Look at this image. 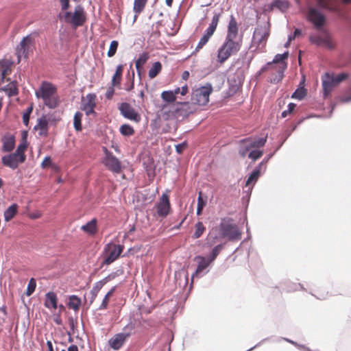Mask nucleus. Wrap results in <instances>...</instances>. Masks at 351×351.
Instances as JSON below:
<instances>
[{
	"mask_svg": "<svg viewBox=\"0 0 351 351\" xmlns=\"http://www.w3.org/2000/svg\"><path fill=\"white\" fill-rule=\"evenodd\" d=\"M326 38H322L320 36L311 37V41L317 44V45H322L324 43Z\"/></svg>",
	"mask_w": 351,
	"mask_h": 351,
	"instance_id": "obj_49",
	"label": "nucleus"
},
{
	"mask_svg": "<svg viewBox=\"0 0 351 351\" xmlns=\"http://www.w3.org/2000/svg\"><path fill=\"white\" fill-rule=\"evenodd\" d=\"M2 164L12 169L18 168L19 164L23 163L25 161L21 160L19 156L15 152L3 156L1 158Z\"/></svg>",
	"mask_w": 351,
	"mask_h": 351,
	"instance_id": "obj_17",
	"label": "nucleus"
},
{
	"mask_svg": "<svg viewBox=\"0 0 351 351\" xmlns=\"http://www.w3.org/2000/svg\"><path fill=\"white\" fill-rule=\"evenodd\" d=\"M296 105L293 103H290L288 105V110H285L282 112V117H286L288 114H290L295 109Z\"/></svg>",
	"mask_w": 351,
	"mask_h": 351,
	"instance_id": "obj_47",
	"label": "nucleus"
},
{
	"mask_svg": "<svg viewBox=\"0 0 351 351\" xmlns=\"http://www.w3.org/2000/svg\"><path fill=\"white\" fill-rule=\"evenodd\" d=\"M269 36V27L266 25L257 27L254 32L250 49L256 53L265 51L267 40Z\"/></svg>",
	"mask_w": 351,
	"mask_h": 351,
	"instance_id": "obj_5",
	"label": "nucleus"
},
{
	"mask_svg": "<svg viewBox=\"0 0 351 351\" xmlns=\"http://www.w3.org/2000/svg\"><path fill=\"white\" fill-rule=\"evenodd\" d=\"M119 46V43L117 40H112L110 45V47L108 51V56L112 57L115 55L117 48Z\"/></svg>",
	"mask_w": 351,
	"mask_h": 351,
	"instance_id": "obj_43",
	"label": "nucleus"
},
{
	"mask_svg": "<svg viewBox=\"0 0 351 351\" xmlns=\"http://www.w3.org/2000/svg\"><path fill=\"white\" fill-rule=\"evenodd\" d=\"M33 44L34 38L31 35H28L23 38V40L20 42L19 45L16 47V55L19 59V62L22 57L24 58H28L30 47L33 45Z\"/></svg>",
	"mask_w": 351,
	"mask_h": 351,
	"instance_id": "obj_13",
	"label": "nucleus"
},
{
	"mask_svg": "<svg viewBox=\"0 0 351 351\" xmlns=\"http://www.w3.org/2000/svg\"><path fill=\"white\" fill-rule=\"evenodd\" d=\"M215 231L218 232V235L214 237L216 240L227 238L229 241H234L241 239V231L234 223V220L230 217L222 218L219 226L215 229H213L210 234V237Z\"/></svg>",
	"mask_w": 351,
	"mask_h": 351,
	"instance_id": "obj_2",
	"label": "nucleus"
},
{
	"mask_svg": "<svg viewBox=\"0 0 351 351\" xmlns=\"http://www.w3.org/2000/svg\"><path fill=\"white\" fill-rule=\"evenodd\" d=\"M18 208L16 204H13L5 210L4 219L5 221H9L14 217L17 213Z\"/></svg>",
	"mask_w": 351,
	"mask_h": 351,
	"instance_id": "obj_30",
	"label": "nucleus"
},
{
	"mask_svg": "<svg viewBox=\"0 0 351 351\" xmlns=\"http://www.w3.org/2000/svg\"><path fill=\"white\" fill-rule=\"evenodd\" d=\"M323 45H325L329 49H333L334 48V44L330 40L329 38H326V40H324V43H323Z\"/></svg>",
	"mask_w": 351,
	"mask_h": 351,
	"instance_id": "obj_55",
	"label": "nucleus"
},
{
	"mask_svg": "<svg viewBox=\"0 0 351 351\" xmlns=\"http://www.w3.org/2000/svg\"><path fill=\"white\" fill-rule=\"evenodd\" d=\"M11 68L7 64H0V77L2 80L5 79L6 76L11 73Z\"/></svg>",
	"mask_w": 351,
	"mask_h": 351,
	"instance_id": "obj_40",
	"label": "nucleus"
},
{
	"mask_svg": "<svg viewBox=\"0 0 351 351\" xmlns=\"http://www.w3.org/2000/svg\"><path fill=\"white\" fill-rule=\"evenodd\" d=\"M238 23L233 15L230 16L224 42L217 51V62L223 64L231 56L237 53L242 46V40H237Z\"/></svg>",
	"mask_w": 351,
	"mask_h": 351,
	"instance_id": "obj_1",
	"label": "nucleus"
},
{
	"mask_svg": "<svg viewBox=\"0 0 351 351\" xmlns=\"http://www.w3.org/2000/svg\"><path fill=\"white\" fill-rule=\"evenodd\" d=\"M124 247L121 245H117L110 243L105 246L104 252L106 255L103 261L104 265H110L115 261L123 251Z\"/></svg>",
	"mask_w": 351,
	"mask_h": 351,
	"instance_id": "obj_9",
	"label": "nucleus"
},
{
	"mask_svg": "<svg viewBox=\"0 0 351 351\" xmlns=\"http://www.w3.org/2000/svg\"><path fill=\"white\" fill-rule=\"evenodd\" d=\"M287 69V63L284 62L282 66L276 69V73H274L270 77L269 82L272 84L280 82L284 77V71Z\"/></svg>",
	"mask_w": 351,
	"mask_h": 351,
	"instance_id": "obj_28",
	"label": "nucleus"
},
{
	"mask_svg": "<svg viewBox=\"0 0 351 351\" xmlns=\"http://www.w3.org/2000/svg\"><path fill=\"white\" fill-rule=\"evenodd\" d=\"M176 112L178 116L186 117L193 113L195 109L193 106L194 104L189 102H179L176 104Z\"/></svg>",
	"mask_w": 351,
	"mask_h": 351,
	"instance_id": "obj_19",
	"label": "nucleus"
},
{
	"mask_svg": "<svg viewBox=\"0 0 351 351\" xmlns=\"http://www.w3.org/2000/svg\"><path fill=\"white\" fill-rule=\"evenodd\" d=\"M189 77V72L188 71H184L182 74V78L184 80H187Z\"/></svg>",
	"mask_w": 351,
	"mask_h": 351,
	"instance_id": "obj_62",
	"label": "nucleus"
},
{
	"mask_svg": "<svg viewBox=\"0 0 351 351\" xmlns=\"http://www.w3.org/2000/svg\"><path fill=\"white\" fill-rule=\"evenodd\" d=\"M44 305L49 309L58 308V297L56 293L53 291L47 293L45 297Z\"/></svg>",
	"mask_w": 351,
	"mask_h": 351,
	"instance_id": "obj_22",
	"label": "nucleus"
},
{
	"mask_svg": "<svg viewBox=\"0 0 351 351\" xmlns=\"http://www.w3.org/2000/svg\"><path fill=\"white\" fill-rule=\"evenodd\" d=\"M202 191L199 192V196L197 199V215H200L202 213V210L206 205V202L203 200L202 197Z\"/></svg>",
	"mask_w": 351,
	"mask_h": 351,
	"instance_id": "obj_42",
	"label": "nucleus"
},
{
	"mask_svg": "<svg viewBox=\"0 0 351 351\" xmlns=\"http://www.w3.org/2000/svg\"><path fill=\"white\" fill-rule=\"evenodd\" d=\"M81 230L88 234V235L93 236L97 231V220L96 218L92 219L90 221L81 227Z\"/></svg>",
	"mask_w": 351,
	"mask_h": 351,
	"instance_id": "obj_23",
	"label": "nucleus"
},
{
	"mask_svg": "<svg viewBox=\"0 0 351 351\" xmlns=\"http://www.w3.org/2000/svg\"><path fill=\"white\" fill-rule=\"evenodd\" d=\"M27 145H28L26 141V136L25 135L23 138L22 141L18 145L16 151L14 152L16 154V155L19 156V158L22 161H25L26 160L25 151L27 148Z\"/></svg>",
	"mask_w": 351,
	"mask_h": 351,
	"instance_id": "obj_27",
	"label": "nucleus"
},
{
	"mask_svg": "<svg viewBox=\"0 0 351 351\" xmlns=\"http://www.w3.org/2000/svg\"><path fill=\"white\" fill-rule=\"evenodd\" d=\"M162 99L168 102H174L176 100V97L173 95L171 90L169 91H163L161 94Z\"/></svg>",
	"mask_w": 351,
	"mask_h": 351,
	"instance_id": "obj_39",
	"label": "nucleus"
},
{
	"mask_svg": "<svg viewBox=\"0 0 351 351\" xmlns=\"http://www.w3.org/2000/svg\"><path fill=\"white\" fill-rule=\"evenodd\" d=\"M267 141V137L254 139L252 137L246 138L240 141L239 154L244 158L248 154V158L256 160L260 158L263 154V151L256 149L263 147Z\"/></svg>",
	"mask_w": 351,
	"mask_h": 351,
	"instance_id": "obj_3",
	"label": "nucleus"
},
{
	"mask_svg": "<svg viewBox=\"0 0 351 351\" xmlns=\"http://www.w3.org/2000/svg\"><path fill=\"white\" fill-rule=\"evenodd\" d=\"M116 290V287H113L104 296L101 304H100L99 307V310H104L106 309L108 306V303L110 301V297L112 295L114 292Z\"/></svg>",
	"mask_w": 351,
	"mask_h": 351,
	"instance_id": "obj_34",
	"label": "nucleus"
},
{
	"mask_svg": "<svg viewBox=\"0 0 351 351\" xmlns=\"http://www.w3.org/2000/svg\"><path fill=\"white\" fill-rule=\"evenodd\" d=\"M2 147L1 151L3 152L10 153L15 147V137L10 133H6L1 138Z\"/></svg>",
	"mask_w": 351,
	"mask_h": 351,
	"instance_id": "obj_18",
	"label": "nucleus"
},
{
	"mask_svg": "<svg viewBox=\"0 0 351 351\" xmlns=\"http://www.w3.org/2000/svg\"><path fill=\"white\" fill-rule=\"evenodd\" d=\"M96 95L89 93L86 96V101L83 104L82 110L85 111L87 115L95 113L96 106Z\"/></svg>",
	"mask_w": 351,
	"mask_h": 351,
	"instance_id": "obj_20",
	"label": "nucleus"
},
{
	"mask_svg": "<svg viewBox=\"0 0 351 351\" xmlns=\"http://www.w3.org/2000/svg\"><path fill=\"white\" fill-rule=\"evenodd\" d=\"M47 120H49V123L56 124L58 121L60 120V118H56L55 117L51 116L47 118Z\"/></svg>",
	"mask_w": 351,
	"mask_h": 351,
	"instance_id": "obj_59",
	"label": "nucleus"
},
{
	"mask_svg": "<svg viewBox=\"0 0 351 351\" xmlns=\"http://www.w3.org/2000/svg\"><path fill=\"white\" fill-rule=\"evenodd\" d=\"M105 285V282H103L102 280L97 282L93 288H95V289H97L99 292V291L102 289V287Z\"/></svg>",
	"mask_w": 351,
	"mask_h": 351,
	"instance_id": "obj_53",
	"label": "nucleus"
},
{
	"mask_svg": "<svg viewBox=\"0 0 351 351\" xmlns=\"http://www.w3.org/2000/svg\"><path fill=\"white\" fill-rule=\"evenodd\" d=\"M36 287V282L34 278H32L28 283L27 288L26 290V295L30 296L35 291Z\"/></svg>",
	"mask_w": 351,
	"mask_h": 351,
	"instance_id": "obj_41",
	"label": "nucleus"
},
{
	"mask_svg": "<svg viewBox=\"0 0 351 351\" xmlns=\"http://www.w3.org/2000/svg\"><path fill=\"white\" fill-rule=\"evenodd\" d=\"M221 16L220 13H215L214 16H213L212 21L210 24L209 25L208 27L206 29L204 32L203 36L200 38L195 50L199 51L201 49L206 43L208 42L211 36L215 33L217 27L218 25L219 19Z\"/></svg>",
	"mask_w": 351,
	"mask_h": 351,
	"instance_id": "obj_10",
	"label": "nucleus"
},
{
	"mask_svg": "<svg viewBox=\"0 0 351 351\" xmlns=\"http://www.w3.org/2000/svg\"><path fill=\"white\" fill-rule=\"evenodd\" d=\"M123 71V66L119 64L117 66L116 71L112 78V86H119L121 84L122 74Z\"/></svg>",
	"mask_w": 351,
	"mask_h": 351,
	"instance_id": "obj_29",
	"label": "nucleus"
},
{
	"mask_svg": "<svg viewBox=\"0 0 351 351\" xmlns=\"http://www.w3.org/2000/svg\"><path fill=\"white\" fill-rule=\"evenodd\" d=\"M116 276L115 274H110L104 278L102 279L103 282H105V285L107 284L108 282L113 280Z\"/></svg>",
	"mask_w": 351,
	"mask_h": 351,
	"instance_id": "obj_56",
	"label": "nucleus"
},
{
	"mask_svg": "<svg viewBox=\"0 0 351 351\" xmlns=\"http://www.w3.org/2000/svg\"><path fill=\"white\" fill-rule=\"evenodd\" d=\"M64 19L66 23L71 24L74 27L82 26L86 21L84 8L81 5H77L73 13L66 12Z\"/></svg>",
	"mask_w": 351,
	"mask_h": 351,
	"instance_id": "obj_8",
	"label": "nucleus"
},
{
	"mask_svg": "<svg viewBox=\"0 0 351 351\" xmlns=\"http://www.w3.org/2000/svg\"><path fill=\"white\" fill-rule=\"evenodd\" d=\"M196 259L198 261V264L195 273L192 276L193 278L195 276H198V275L201 274L205 269H206L211 263L208 258L207 259L201 256H197Z\"/></svg>",
	"mask_w": 351,
	"mask_h": 351,
	"instance_id": "obj_24",
	"label": "nucleus"
},
{
	"mask_svg": "<svg viewBox=\"0 0 351 351\" xmlns=\"http://www.w3.org/2000/svg\"><path fill=\"white\" fill-rule=\"evenodd\" d=\"M0 90L4 91L8 97L16 96L19 94L17 82L16 81L10 82L5 86L1 88Z\"/></svg>",
	"mask_w": 351,
	"mask_h": 351,
	"instance_id": "obj_25",
	"label": "nucleus"
},
{
	"mask_svg": "<svg viewBox=\"0 0 351 351\" xmlns=\"http://www.w3.org/2000/svg\"><path fill=\"white\" fill-rule=\"evenodd\" d=\"M47 346L48 347L49 351H54L53 348V345H52V343H51V341H47Z\"/></svg>",
	"mask_w": 351,
	"mask_h": 351,
	"instance_id": "obj_64",
	"label": "nucleus"
},
{
	"mask_svg": "<svg viewBox=\"0 0 351 351\" xmlns=\"http://www.w3.org/2000/svg\"><path fill=\"white\" fill-rule=\"evenodd\" d=\"M147 1V0H134V11L136 13L140 14L144 10Z\"/></svg>",
	"mask_w": 351,
	"mask_h": 351,
	"instance_id": "obj_38",
	"label": "nucleus"
},
{
	"mask_svg": "<svg viewBox=\"0 0 351 351\" xmlns=\"http://www.w3.org/2000/svg\"><path fill=\"white\" fill-rule=\"evenodd\" d=\"M300 34H301V31L300 29H295L294 32H293V35H290L288 38H289V41H292L296 37L299 36Z\"/></svg>",
	"mask_w": 351,
	"mask_h": 351,
	"instance_id": "obj_54",
	"label": "nucleus"
},
{
	"mask_svg": "<svg viewBox=\"0 0 351 351\" xmlns=\"http://www.w3.org/2000/svg\"><path fill=\"white\" fill-rule=\"evenodd\" d=\"M348 77L347 73H341L336 76L326 73L322 80V86L324 89V95L326 97L332 91L333 87L339 84Z\"/></svg>",
	"mask_w": 351,
	"mask_h": 351,
	"instance_id": "obj_7",
	"label": "nucleus"
},
{
	"mask_svg": "<svg viewBox=\"0 0 351 351\" xmlns=\"http://www.w3.org/2000/svg\"><path fill=\"white\" fill-rule=\"evenodd\" d=\"M306 95V90L304 88H298L292 95L291 97L294 99H302Z\"/></svg>",
	"mask_w": 351,
	"mask_h": 351,
	"instance_id": "obj_44",
	"label": "nucleus"
},
{
	"mask_svg": "<svg viewBox=\"0 0 351 351\" xmlns=\"http://www.w3.org/2000/svg\"><path fill=\"white\" fill-rule=\"evenodd\" d=\"M51 165V159L50 156H46L41 163V167L45 169L49 167Z\"/></svg>",
	"mask_w": 351,
	"mask_h": 351,
	"instance_id": "obj_50",
	"label": "nucleus"
},
{
	"mask_svg": "<svg viewBox=\"0 0 351 351\" xmlns=\"http://www.w3.org/2000/svg\"><path fill=\"white\" fill-rule=\"evenodd\" d=\"M331 0H317V5L320 8L325 9H332L330 6V1Z\"/></svg>",
	"mask_w": 351,
	"mask_h": 351,
	"instance_id": "obj_48",
	"label": "nucleus"
},
{
	"mask_svg": "<svg viewBox=\"0 0 351 351\" xmlns=\"http://www.w3.org/2000/svg\"><path fill=\"white\" fill-rule=\"evenodd\" d=\"M187 147L186 143H182L176 145V150L178 154H180Z\"/></svg>",
	"mask_w": 351,
	"mask_h": 351,
	"instance_id": "obj_51",
	"label": "nucleus"
},
{
	"mask_svg": "<svg viewBox=\"0 0 351 351\" xmlns=\"http://www.w3.org/2000/svg\"><path fill=\"white\" fill-rule=\"evenodd\" d=\"M149 58V54L147 53H143L140 55L138 58L135 62L136 69L138 71V75H141V71L143 65L147 61Z\"/></svg>",
	"mask_w": 351,
	"mask_h": 351,
	"instance_id": "obj_31",
	"label": "nucleus"
},
{
	"mask_svg": "<svg viewBox=\"0 0 351 351\" xmlns=\"http://www.w3.org/2000/svg\"><path fill=\"white\" fill-rule=\"evenodd\" d=\"M289 56V52L287 51L282 54H277L275 56L274 60L272 62H271L272 64H277L284 62L285 60H286Z\"/></svg>",
	"mask_w": 351,
	"mask_h": 351,
	"instance_id": "obj_45",
	"label": "nucleus"
},
{
	"mask_svg": "<svg viewBox=\"0 0 351 351\" xmlns=\"http://www.w3.org/2000/svg\"><path fill=\"white\" fill-rule=\"evenodd\" d=\"M49 120L45 115L42 116L38 119L37 124L34 126V130L38 131L40 136H47L49 131Z\"/></svg>",
	"mask_w": 351,
	"mask_h": 351,
	"instance_id": "obj_21",
	"label": "nucleus"
},
{
	"mask_svg": "<svg viewBox=\"0 0 351 351\" xmlns=\"http://www.w3.org/2000/svg\"><path fill=\"white\" fill-rule=\"evenodd\" d=\"M81 305V300L76 295H71L68 306L70 308L77 311L80 309Z\"/></svg>",
	"mask_w": 351,
	"mask_h": 351,
	"instance_id": "obj_33",
	"label": "nucleus"
},
{
	"mask_svg": "<svg viewBox=\"0 0 351 351\" xmlns=\"http://www.w3.org/2000/svg\"><path fill=\"white\" fill-rule=\"evenodd\" d=\"M114 93V88L113 86L112 87H109L108 89H107V91L106 93V97L108 99H110L113 95Z\"/></svg>",
	"mask_w": 351,
	"mask_h": 351,
	"instance_id": "obj_52",
	"label": "nucleus"
},
{
	"mask_svg": "<svg viewBox=\"0 0 351 351\" xmlns=\"http://www.w3.org/2000/svg\"><path fill=\"white\" fill-rule=\"evenodd\" d=\"M222 248H223V246L221 245H217V246H215L213 249L210 256L208 259L211 262L213 261L217 258V256L219 255V254L220 253Z\"/></svg>",
	"mask_w": 351,
	"mask_h": 351,
	"instance_id": "obj_46",
	"label": "nucleus"
},
{
	"mask_svg": "<svg viewBox=\"0 0 351 351\" xmlns=\"http://www.w3.org/2000/svg\"><path fill=\"white\" fill-rule=\"evenodd\" d=\"M169 192L167 191L162 193L156 205L158 216L162 218L166 217L170 214L171 210Z\"/></svg>",
	"mask_w": 351,
	"mask_h": 351,
	"instance_id": "obj_11",
	"label": "nucleus"
},
{
	"mask_svg": "<svg viewBox=\"0 0 351 351\" xmlns=\"http://www.w3.org/2000/svg\"><path fill=\"white\" fill-rule=\"evenodd\" d=\"M29 116L30 115H29L27 114H25V113H23V122L24 125H25L26 126H27V125L29 123Z\"/></svg>",
	"mask_w": 351,
	"mask_h": 351,
	"instance_id": "obj_58",
	"label": "nucleus"
},
{
	"mask_svg": "<svg viewBox=\"0 0 351 351\" xmlns=\"http://www.w3.org/2000/svg\"><path fill=\"white\" fill-rule=\"evenodd\" d=\"M130 336V332H120L114 335L108 341L109 346L114 350H119Z\"/></svg>",
	"mask_w": 351,
	"mask_h": 351,
	"instance_id": "obj_16",
	"label": "nucleus"
},
{
	"mask_svg": "<svg viewBox=\"0 0 351 351\" xmlns=\"http://www.w3.org/2000/svg\"><path fill=\"white\" fill-rule=\"evenodd\" d=\"M121 114L125 119L138 123L141 121V115L134 110V108L128 103L123 102L119 107Z\"/></svg>",
	"mask_w": 351,
	"mask_h": 351,
	"instance_id": "obj_12",
	"label": "nucleus"
},
{
	"mask_svg": "<svg viewBox=\"0 0 351 351\" xmlns=\"http://www.w3.org/2000/svg\"><path fill=\"white\" fill-rule=\"evenodd\" d=\"M195 232L192 237L195 239L199 238L206 230V227L202 221H198L195 225Z\"/></svg>",
	"mask_w": 351,
	"mask_h": 351,
	"instance_id": "obj_35",
	"label": "nucleus"
},
{
	"mask_svg": "<svg viewBox=\"0 0 351 351\" xmlns=\"http://www.w3.org/2000/svg\"><path fill=\"white\" fill-rule=\"evenodd\" d=\"M98 293H99V291L93 287V289L90 291V294L92 295L91 300H90L91 303L95 300L96 297L97 296Z\"/></svg>",
	"mask_w": 351,
	"mask_h": 351,
	"instance_id": "obj_57",
	"label": "nucleus"
},
{
	"mask_svg": "<svg viewBox=\"0 0 351 351\" xmlns=\"http://www.w3.org/2000/svg\"><path fill=\"white\" fill-rule=\"evenodd\" d=\"M103 163L108 169L113 173H119L121 171V165L119 159L107 150Z\"/></svg>",
	"mask_w": 351,
	"mask_h": 351,
	"instance_id": "obj_14",
	"label": "nucleus"
},
{
	"mask_svg": "<svg viewBox=\"0 0 351 351\" xmlns=\"http://www.w3.org/2000/svg\"><path fill=\"white\" fill-rule=\"evenodd\" d=\"M119 132L123 136H132L135 131L134 128L129 124H123L119 128Z\"/></svg>",
	"mask_w": 351,
	"mask_h": 351,
	"instance_id": "obj_36",
	"label": "nucleus"
},
{
	"mask_svg": "<svg viewBox=\"0 0 351 351\" xmlns=\"http://www.w3.org/2000/svg\"><path fill=\"white\" fill-rule=\"evenodd\" d=\"M189 92V88H188V86L187 85H184L183 86L181 89H180V94L182 95H185L188 93Z\"/></svg>",
	"mask_w": 351,
	"mask_h": 351,
	"instance_id": "obj_60",
	"label": "nucleus"
},
{
	"mask_svg": "<svg viewBox=\"0 0 351 351\" xmlns=\"http://www.w3.org/2000/svg\"><path fill=\"white\" fill-rule=\"evenodd\" d=\"M62 351H79L78 348L75 345L70 346L66 350H62Z\"/></svg>",
	"mask_w": 351,
	"mask_h": 351,
	"instance_id": "obj_61",
	"label": "nucleus"
},
{
	"mask_svg": "<svg viewBox=\"0 0 351 351\" xmlns=\"http://www.w3.org/2000/svg\"><path fill=\"white\" fill-rule=\"evenodd\" d=\"M271 64H272L271 62H268L267 64V65H265L261 68L260 73H264L265 71H266L269 69V66L271 65Z\"/></svg>",
	"mask_w": 351,
	"mask_h": 351,
	"instance_id": "obj_63",
	"label": "nucleus"
},
{
	"mask_svg": "<svg viewBox=\"0 0 351 351\" xmlns=\"http://www.w3.org/2000/svg\"><path fill=\"white\" fill-rule=\"evenodd\" d=\"M307 19L311 22L317 29L321 28L325 23V16L316 8H309Z\"/></svg>",
	"mask_w": 351,
	"mask_h": 351,
	"instance_id": "obj_15",
	"label": "nucleus"
},
{
	"mask_svg": "<svg viewBox=\"0 0 351 351\" xmlns=\"http://www.w3.org/2000/svg\"><path fill=\"white\" fill-rule=\"evenodd\" d=\"M83 114L80 112H77L73 118V125L74 128L76 131H81L82 130V119Z\"/></svg>",
	"mask_w": 351,
	"mask_h": 351,
	"instance_id": "obj_37",
	"label": "nucleus"
},
{
	"mask_svg": "<svg viewBox=\"0 0 351 351\" xmlns=\"http://www.w3.org/2000/svg\"><path fill=\"white\" fill-rule=\"evenodd\" d=\"M162 70V64L160 62H155L148 72L149 78L156 77Z\"/></svg>",
	"mask_w": 351,
	"mask_h": 351,
	"instance_id": "obj_32",
	"label": "nucleus"
},
{
	"mask_svg": "<svg viewBox=\"0 0 351 351\" xmlns=\"http://www.w3.org/2000/svg\"><path fill=\"white\" fill-rule=\"evenodd\" d=\"M38 99H42L44 104L49 108L53 109L59 105V97L56 87L48 82H43L39 88L36 91Z\"/></svg>",
	"mask_w": 351,
	"mask_h": 351,
	"instance_id": "obj_4",
	"label": "nucleus"
},
{
	"mask_svg": "<svg viewBox=\"0 0 351 351\" xmlns=\"http://www.w3.org/2000/svg\"><path fill=\"white\" fill-rule=\"evenodd\" d=\"M263 165V162H261L258 165V167H256L252 172V173L250 175V176L248 177L247 181H246V183H245V186H250L251 185H254L256 181L258 180V177L261 174V167L262 165Z\"/></svg>",
	"mask_w": 351,
	"mask_h": 351,
	"instance_id": "obj_26",
	"label": "nucleus"
},
{
	"mask_svg": "<svg viewBox=\"0 0 351 351\" xmlns=\"http://www.w3.org/2000/svg\"><path fill=\"white\" fill-rule=\"evenodd\" d=\"M212 92L213 87L210 84L194 89L191 98L192 104L198 106L206 105L209 102V97Z\"/></svg>",
	"mask_w": 351,
	"mask_h": 351,
	"instance_id": "obj_6",
	"label": "nucleus"
}]
</instances>
